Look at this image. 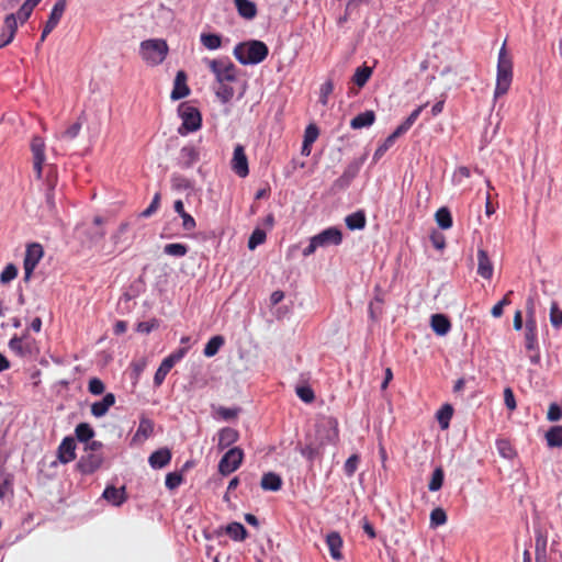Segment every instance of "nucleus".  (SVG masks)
Segmentation results:
<instances>
[{
    "instance_id": "obj_42",
    "label": "nucleus",
    "mask_w": 562,
    "mask_h": 562,
    "mask_svg": "<svg viewBox=\"0 0 562 562\" xmlns=\"http://www.w3.org/2000/svg\"><path fill=\"white\" fill-rule=\"evenodd\" d=\"M76 438L80 442H88L94 437L93 428L87 423H80L75 429Z\"/></svg>"
},
{
    "instance_id": "obj_63",
    "label": "nucleus",
    "mask_w": 562,
    "mask_h": 562,
    "mask_svg": "<svg viewBox=\"0 0 562 562\" xmlns=\"http://www.w3.org/2000/svg\"><path fill=\"white\" fill-rule=\"evenodd\" d=\"M158 325V321L155 318L147 322H140L137 324V331L149 334L153 329L157 328Z\"/></svg>"
},
{
    "instance_id": "obj_55",
    "label": "nucleus",
    "mask_w": 562,
    "mask_h": 562,
    "mask_svg": "<svg viewBox=\"0 0 562 562\" xmlns=\"http://www.w3.org/2000/svg\"><path fill=\"white\" fill-rule=\"evenodd\" d=\"M550 323L554 328L562 326V310L559 308L557 302H552L550 307Z\"/></svg>"
},
{
    "instance_id": "obj_8",
    "label": "nucleus",
    "mask_w": 562,
    "mask_h": 562,
    "mask_svg": "<svg viewBox=\"0 0 562 562\" xmlns=\"http://www.w3.org/2000/svg\"><path fill=\"white\" fill-rule=\"evenodd\" d=\"M525 347L530 351L529 359L531 363L540 362V352L538 349L537 322L535 317H528L525 326Z\"/></svg>"
},
{
    "instance_id": "obj_1",
    "label": "nucleus",
    "mask_w": 562,
    "mask_h": 562,
    "mask_svg": "<svg viewBox=\"0 0 562 562\" xmlns=\"http://www.w3.org/2000/svg\"><path fill=\"white\" fill-rule=\"evenodd\" d=\"M269 54L268 46L258 40L238 43L234 49V57L241 65H257L263 61Z\"/></svg>"
},
{
    "instance_id": "obj_28",
    "label": "nucleus",
    "mask_w": 562,
    "mask_h": 562,
    "mask_svg": "<svg viewBox=\"0 0 562 562\" xmlns=\"http://www.w3.org/2000/svg\"><path fill=\"white\" fill-rule=\"evenodd\" d=\"M430 326L437 335L445 336L450 330L451 323L446 315L434 314L431 316Z\"/></svg>"
},
{
    "instance_id": "obj_58",
    "label": "nucleus",
    "mask_w": 562,
    "mask_h": 562,
    "mask_svg": "<svg viewBox=\"0 0 562 562\" xmlns=\"http://www.w3.org/2000/svg\"><path fill=\"white\" fill-rule=\"evenodd\" d=\"M154 431V423L148 418H142L137 428V435L145 438L149 437Z\"/></svg>"
},
{
    "instance_id": "obj_60",
    "label": "nucleus",
    "mask_w": 562,
    "mask_h": 562,
    "mask_svg": "<svg viewBox=\"0 0 562 562\" xmlns=\"http://www.w3.org/2000/svg\"><path fill=\"white\" fill-rule=\"evenodd\" d=\"M295 392L305 403H312L315 398L314 391L310 386H297Z\"/></svg>"
},
{
    "instance_id": "obj_3",
    "label": "nucleus",
    "mask_w": 562,
    "mask_h": 562,
    "mask_svg": "<svg viewBox=\"0 0 562 562\" xmlns=\"http://www.w3.org/2000/svg\"><path fill=\"white\" fill-rule=\"evenodd\" d=\"M169 52L168 44L161 38L145 40L139 45V54L149 66L160 65Z\"/></svg>"
},
{
    "instance_id": "obj_57",
    "label": "nucleus",
    "mask_w": 562,
    "mask_h": 562,
    "mask_svg": "<svg viewBox=\"0 0 562 562\" xmlns=\"http://www.w3.org/2000/svg\"><path fill=\"white\" fill-rule=\"evenodd\" d=\"M301 454L307 459L308 461H314L316 458L321 457L319 447L314 445H306L305 447L300 449Z\"/></svg>"
},
{
    "instance_id": "obj_19",
    "label": "nucleus",
    "mask_w": 562,
    "mask_h": 562,
    "mask_svg": "<svg viewBox=\"0 0 562 562\" xmlns=\"http://www.w3.org/2000/svg\"><path fill=\"white\" fill-rule=\"evenodd\" d=\"M18 30V18L15 14H8L4 19V32L0 36V47L10 44Z\"/></svg>"
},
{
    "instance_id": "obj_52",
    "label": "nucleus",
    "mask_w": 562,
    "mask_h": 562,
    "mask_svg": "<svg viewBox=\"0 0 562 562\" xmlns=\"http://www.w3.org/2000/svg\"><path fill=\"white\" fill-rule=\"evenodd\" d=\"M183 482V475L181 472H170L166 475V487L170 491L176 490Z\"/></svg>"
},
{
    "instance_id": "obj_35",
    "label": "nucleus",
    "mask_w": 562,
    "mask_h": 562,
    "mask_svg": "<svg viewBox=\"0 0 562 562\" xmlns=\"http://www.w3.org/2000/svg\"><path fill=\"white\" fill-rule=\"evenodd\" d=\"M200 42L206 49L215 50L221 48L223 38L220 34L203 32L200 35Z\"/></svg>"
},
{
    "instance_id": "obj_16",
    "label": "nucleus",
    "mask_w": 562,
    "mask_h": 562,
    "mask_svg": "<svg viewBox=\"0 0 562 562\" xmlns=\"http://www.w3.org/2000/svg\"><path fill=\"white\" fill-rule=\"evenodd\" d=\"M58 460L67 464L76 459V441L72 437H65L58 449H57Z\"/></svg>"
},
{
    "instance_id": "obj_43",
    "label": "nucleus",
    "mask_w": 562,
    "mask_h": 562,
    "mask_svg": "<svg viewBox=\"0 0 562 562\" xmlns=\"http://www.w3.org/2000/svg\"><path fill=\"white\" fill-rule=\"evenodd\" d=\"M215 94L222 103H228L235 94L234 88L228 82L217 83Z\"/></svg>"
},
{
    "instance_id": "obj_45",
    "label": "nucleus",
    "mask_w": 562,
    "mask_h": 562,
    "mask_svg": "<svg viewBox=\"0 0 562 562\" xmlns=\"http://www.w3.org/2000/svg\"><path fill=\"white\" fill-rule=\"evenodd\" d=\"M188 246L180 243L167 244L164 247V252L166 255L178 258L184 257L188 254Z\"/></svg>"
},
{
    "instance_id": "obj_54",
    "label": "nucleus",
    "mask_w": 562,
    "mask_h": 562,
    "mask_svg": "<svg viewBox=\"0 0 562 562\" xmlns=\"http://www.w3.org/2000/svg\"><path fill=\"white\" fill-rule=\"evenodd\" d=\"M128 228H130V223L123 222L120 224L116 232L112 234L111 241L113 243V245L115 247L124 241V236L127 233Z\"/></svg>"
},
{
    "instance_id": "obj_29",
    "label": "nucleus",
    "mask_w": 562,
    "mask_h": 562,
    "mask_svg": "<svg viewBox=\"0 0 562 562\" xmlns=\"http://www.w3.org/2000/svg\"><path fill=\"white\" fill-rule=\"evenodd\" d=\"M238 14L246 19L252 20L257 15V5L250 0H234Z\"/></svg>"
},
{
    "instance_id": "obj_51",
    "label": "nucleus",
    "mask_w": 562,
    "mask_h": 562,
    "mask_svg": "<svg viewBox=\"0 0 562 562\" xmlns=\"http://www.w3.org/2000/svg\"><path fill=\"white\" fill-rule=\"evenodd\" d=\"M447 522V514L446 512L437 507L430 513V527L436 528L438 526L445 525Z\"/></svg>"
},
{
    "instance_id": "obj_23",
    "label": "nucleus",
    "mask_w": 562,
    "mask_h": 562,
    "mask_svg": "<svg viewBox=\"0 0 562 562\" xmlns=\"http://www.w3.org/2000/svg\"><path fill=\"white\" fill-rule=\"evenodd\" d=\"M326 544L329 549L330 557L334 560L339 561L342 559V539L338 532L333 531L328 533L326 537Z\"/></svg>"
},
{
    "instance_id": "obj_7",
    "label": "nucleus",
    "mask_w": 562,
    "mask_h": 562,
    "mask_svg": "<svg viewBox=\"0 0 562 562\" xmlns=\"http://www.w3.org/2000/svg\"><path fill=\"white\" fill-rule=\"evenodd\" d=\"M9 348L20 357H34L40 351L35 338L31 337L27 331L22 336L14 335L9 340Z\"/></svg>"
},
{
    "instance_id": "obj_36",
    "label": "nucleus",
    "mask_w": 562,
    "mask_h": 562,
    "mask_svg": "<svg viewBox=\"0 0 562 562\" xmlns=\"http://www.w3.org/2000/svg\"><path fill=\"white\" fill-rule=\"evenodd\" d=\"M226 535L235 540V541H243L247 538V530L240 522H231L225 528Z\"/></svg>"
},
{
    "instance_id": "obj_11",
    "label": "nucleus",
    "mask_w": 562,
    "mask_h": 562,
    "mask_svg": "<svg viewBox=\"0 0 562 562\" xmlns=\"http://www.w3.org/2000/svg\"><path fill=\"white\" fill-rule=\"evenodd\" d=\"M67 0H57L50 11V14L48 16V20L46 21L42 35H41V42H44L48 34L58 25L60 19L64 15V12L66 10Z\"/></svg>"
},
{
    "instance_id": "obj_59",
    "label": "nucleus",
    "mask_w": 562,
    "mask_h": 562,
    "mask_svg": "<svg viewBox=\"0 0 562 562\" xmlns=\"http://www.w3.org/2000/svg\"><path fill=\"white\" fill-rule=\"evenodd\" d=\"M105 390L104 383L99 378H92L88 383V391L93 395H101Z\"/></svg>"
},
{
    "instance_id": "obj_25",
    "label": "nucleus",
    "mask_w": 562,
    "mask_h": 562,
    "mask_svg": "<svg viewBox=\"0 0 562 562\" xmlns=\"http://www.w3.org/2000/svg\"><path fill=\"white\" fill-rule=\"evenodd\" d=\"M170 460H171L170 450L167 448H164V449L154 451L150 454L148 462L151 468L161 469V468L166 467L167 464H169Z\"/></svg>"
},
{
    "instance_id": "obj_15",
    "label": "nucleus",
    "mask_w": 562,
    "mask_h": 562,
    "mask_svg": "<svg viewBox=\"0 0 562 562\" xmlns=\"http://www.w3.org/2000/svg\"><path fill=\"white\" fill-rule=\"evenodd\" d=\"M232 169L240 178H245L249 173L248 158L246 156L244 146L239 144L234 148Z\"/></svg>"
},
{
    "instance_id": "obj_41",
    "label": "nucleus",
    "mask_w": 562,
    "mask_h": 562,
    "mask_svg": "<svg viewBox=\"0 0 562 562\" xmlns=\"http://www.w3.org/2000/svg\"><path fill=\"white\" fill-rule=\"evenodd\" d=\"M372 75V68L369 66L358 67L352 77V82L359 88H362Z\"/></svg>"
},
{
    "instance_id": "obj_14",
    "label": "nucleus",
    "mask_w": 562,
    "mask_h": 562,
    "mask_svg": "<svg viewBox=\"0 0 562 562\" xmlns=\"http://www.w3.org/2000/svg\"><path fill=\"white\" fill-rule=\"evenodd\" d=\"M103 457L101 453L85 451V454L81 456L77 463V468L82 474H91L101 467Z\"/></svg>"
},
{
    "instance_id": "obj_4",
    "label": "nucleus",
    "mask_w": 562,
    "mask_h": 562,
    "mask_svg": "<svg viewBox=\"0 0 562 562\" xmlns=\"http://www.w3.org/2000/svg\"><path fill=\"white\" fill-rule=\"evenodd\" d=\"M178 114L182 120L178 128L180 135H187L201 128L202 115L199 109L190 102H182L178 106Z\"/></svg>"
},
{
    "instance_id": "obj_33",
    "label": "nucleus",
    "mask_w": 562,
    "mask_h": 562,
    "mask_svg": "<svg viewBox=\"0 0 562 562\" xmlns=\"http://www.w3.org/2000/svg\"><path fill=\"white\" fill-rule=\"evenodd\" d=\"M238 431L231 427H225L218 432V448L225 449L238 440Z\"/></svg>"
},
{
    "instance_id": "obj_39",
    "label": "nucleus",
    "mask_w": 562,
    "mask_h": 562,
    "mask_svg": "<svg viewBox=\"0 0 562 562\" xmlns=\"http://www.w3.org/2000/svg\"><path fill=\"white\" fill-rule=\"evenodd\" d=\"M349 229H362L366 226V215L362 211L355 212L348 215L345 220Z\"/></svg>"
},
{
    "instance_id": "obj_13",
    "label": "nucleus",
    "mask_w": 562,
    "mask_h": 562,
    "mask_svg": "<svg viewBox=\"0 0 562 562\" xmlns=\"http://www.w3.org/2000/svg\"><path fill=\"white\" fill-rule=\"evenodd\" d=\"M318 434L322 431L325 432L324 437H322L319 446H324L325 443H336L339 439V429L338 422L336 418L328 417L324 419L317 429Z\"/></svg>"
},
{
    "instance_id": "obj_18",
    "label": "nucleus",
    "mask_w": 562,
    "mask_h": 562,
    "mask_svg": "<svg viewBox=\"0 0 562 562\" xmlns=\"http://www.w3.org/2000/svg\"><path fill=\"white\" fill-rule=\"evenodd\" d=\"M200 158L198 148L193 145L183 146L178 156V164L182 168L192 167Z\"/></svg>"
},
{
    "instance_id": "obj_21",
    "label": "nucleus",
    "mask_w": 562,
    "mask_h": 562,
    "mask_svg": "<svg viewBox=\"0 0 562 562\" xmlns=\"http://www.w3.org/2000/svg\"><path fill=\"white\" fill-rule=\"evenodd\" d=\"M493 263L484 249L477 250V274L490 280L493 277Z\"/></svg>"
},
{
    "instance_id": "obj_20",
    "label": "nucleus",
    "mask_w": 562,
    "mask_h": 562,
    "mask_svg": "<svg viewBox=\"0 0 562 562\" xmlns=\"http://www.w3.org/2000/svg\"><path fill=\"white\" fill-rule=\"evenodd\" d=\"M361 167V161L350 162L342 175L335 181L334 186L338 189L347 188L356 178Z\"/></svg>"
},
{
    "instance_id": "obj_22",
    "label": "nucleus",
    "mask_w": 562,
    "mask_h": 562,
    "mask_svg": "<svg viewBox=\"0 0 562 562\" xmlns=\"http://www.w3.org/2000/svg\"><path fill=\"white\" fill-rule=\"evenodd\" d=\"M115 404V396L113 393H106L101 401L94 402L91 405V414L99 418L104 416L111 406Z\"/></svg>"
},
{
    "instance_id": "obj_40",
    "label": "nucleus",
    "mask_w": 562,
    "mask_h": 562,
    "mask_svg": "<svg viewBox=\"0 0 562 562\" xmlns=\"http://www.w3.org/2000/svg\"><path fill=\"white\" fill-rule=\"evenodd\" d=\"M546 440L550 448L562 447V426H553L546 432Z\"/></svg>"
},
{
    "instance_id": "obj_17",
    "label": "nucleus",
    "mask_w": 562,
    "mask_h": 562,
    "mask_svg": "<svg viewBox=\"0 0 562 562\" xmlns=\"http://www.w3.org/2000/svg\"><path fill=\"white\" fill-rule=\"evenodd\" d=\"M190 94V88L187 85V75L183 70L177 72L173 89L171 91L170 98L172 100H180Z\"/></svg>"
},
{
    "instance_id": "obj_50",
    "label": "nucleus",
    "mask_w": 562,
    "mask_h": 562,
    "mask_svg": "<svg viewBox=\"0 0 562 562\" xmlns=\"http://www.w3.org/2000/svg\"><path fill=\"white\" fill-rule=\"evenodd\" d=\"M267 238L266 232L261 228H256L251 233L249 239H248V248L250 250H254L257 246L265 243Z\"/></svg>"
},
{
    "instance_id": "obj_38",
    "label": "nucleus",
    "mask_w": 562,
    "mask_h": 562,
    "mask_svg": "<svg viewBox=\"0 0 562 562\" xmlns=\"http://www.w3.org/2000/svg\"><path fill=\"white\" fill-rule=\"evenodd\" d=\"M225 344V339L221 335L213 336L204 347L203 353L205 357L211 358L215 356L221 347Z\"/></svg>"
},
{
    "instance_id": "obj_44",
    "label": "nucleus",
    "mask_w": 562,
    "mask_h": 562,
    "mask_svg": "<svg viewBox=\"0 0 562 562\" xmlns=\"http://www.w3.org/2000/svg\"><path fill=\"white\" fill-rule=\"evenodd\" d=\"M42 0H25V2L21 5L16 13V18L21 21V23H24L29 20L31 16L34 8L41 2Z\"/></svg>"
},
{
    "instance_id": "obj_6",
    "label": "nucleus",
    "mask_w": 562,
    "mask_h": 562,
    "mask_svg": "<svg viewBox=\"0 0 562 562\" xmlns=\"http://www.w3.org/2000/svg\"><path fill=\"white\" fill-rule=\"evenodd\" d=\"M342 241L341 231L337 227H329L313 236L306 248L303 249V256L308 257L319 247L338 246Z\"/></svg>"
},
{
    "instance_id": "obj_10",
    "label": "nucleus",
    "mask_w": 562,
    "mask_h": 562,
    "mask_svg": "<svg viewBox=\"0 0 562 562\" xmlns=\"http://www.w3.org/2000/svg\"><path fill=\"white\" fill-rule=\"evenodd\" d=\"M43 256L44 249L41 244L32 243L26 246L25 256L23 260L25 281H29L31 279L34 269L36 268Z\"/></svg>"
},
{
    "instance_id": "obj_27",
    "label": "nucleus",
    "mask_w": 562,
    "mask_h": 562,
    "mask_svg": "<svg viewBox=\"0 0 562 562\" xmlns=\"http://www.w3.org/2000/svg\"><path fill=\"white\" fill-rule=\"evenodd\" d=\"M282 479L274 472L265 473L261 477L260 486L263 491H280L282 487Z\"/></svg>"
},
{
    "instance_id": "obj_12",
    "label": "nucleus",
    "mask_w": 562,
    "mask_h": 562,
    "mask_svg": "<svg viewBox=\"0 0 562 562\" xmlns=\"http://www.w3.org/2000/svg\"><path fill=\"white\" fill-rule=\"evenodd\" d=\"M31 150L33 154V168L38 179L42 178L43 165L45 162V142L40 136H34L31 142Z\"/></svg>"
},
{
    "instance_id": "obj_56",
    "label": "nucleus",
    "mask_w": 562,
    "mask_h": 562,
    "mask_svg": "<svg viewBox=\"0 0 562 562\" xmlns=\"http://www.w3.org/2000/svg\"><path fill=\"white\" fill-rule=\"evenodd\" d=\"M18 276V268L13 263H9L4 267L0 274V282L5 284L15 279Z\"/></svg>"
},
{
    "instance_id": "obj_62",
    "label": "nucleus",
    "mask_w": 562,
    "mask_h": 562,
    "mask_svg": "<svg viewBox=\"0 0 562 562\" xmlns=\"http://www.w3.org/2000/svg\"><path fill=\"white\" fill-rule=\"evenodd\" d=\"M81 130V123L80 122H75L74 124H71L69 127H67L63 134H61V138H66V139H74L78 136L79 132Z\"/></svg>"
},
{
    "instance_id": "obj_31",
    "label": "nucleus",
    "mask_w": 562,
    "mask_h": 562,
    "mask_svg": "<svg viewBox=\"0 0 562 562\" xmlns=\"http://www.w3.org/2000/svg\"><path fill=\"white\" fill-rule=\"evenodd\" d=\"M173 209L182 218V227L184 231L191 232L196 227L195 220L184 211V205L181 200L175 201Z\"/></svg>"
},
{
    "instance_id": "obj_34",
    "label": "nucleus",
    "mask_w": 562,
    "mask_h": 562,
    "mask_svg": "<svg viewBox=\"0 0 562 562\" xmlns=\"http://www.w3.org/2000/svg\"><path fill=\"white\" fill-rule=\"evenodd\" d=\"M403 134L396 128L386 139L375 149L373 154V161H379L385 153L394 145L395 140Z\"/></svg>"
},
{
    "instance_id": "obj_48",
    "label": "nucleus",
    "mask_w": 562,
    "mask_h": 562,
    "mask_svg": "<svg viewBox=\"0 0 562 562\" xmlns=\"http://www.w3.org/2000/svg\"><path fill=\"white\" fill-rule=\"evenodd\" d=\"M443 477H445L443 470L441 468L435 469V471L432 472V475H431V480L428 484V490L430 492L439 491L443 484Z\"/></svg>"
},
{
    "instance_id": "obj_5",
    "label": "nucleus",
    "mask_w": 562,
    "mask_h": 562,
    "mask_svg": "<svg viewBox=\"0 0 562 562\" xmlns=\"http://www.w3.org/2000/svg\"><path fill=\"white\" fill-rule=\"evenodd\" d=\"M204 61L215 76L216 83L233 82L237 79L238 69L228 57Z\"/></svg>"
},
{
    "instance_id": "obj_61",
    "label": "nucleus",
    "mask_w": 562,
    "mask_h": 562,
    "mask_svg": "<svg viewBox=\"0 0 562 562\" xmlns=\"http://www.w3.org/2000/svg\"><path fill=\"white\" fill-rule=\"evenodd\" d=\"M319 135V130L315 124H310L304 132V142L306 144H313Z\"/></svg>"
},
{
    "instance_id": "obj_47",
    "label": "nucleus",
    "mask_w": 562,
    "mask_h": 562,
    "mask_svg": "<svg viewBox=\"0 0 562 562\" xmlns=\"http://www.w3.org/2000/svg\"><path fill=\"white\" fill-rule=\"evenodd\" d=\"M453 414V408L451 405H443L437 414V419L442 430L449 427L450 419Z\"/></svg>"
},
{
    "instance_id": "obj_2",
    "label": "nucleus",
    "mask_w": 562,
    "mask_h": 562,
    "mask_svg": "<svg viewBox=\"0 0 562 562\" xmlns=\"http://www.w3.org/2000/svg\"><path fill=\"white\" fill-rule=\"evenodd\" d=\"M513 81V60L506 50V43L499 49L494 98L506 94Z\"/></svg>"
},
{
    "instance_id": "obj_9",
    "label": "nucleus",
    "mask_w": 562,
    "mask_h": 562,
    "mask_svg": "<svg viewBox=\"0 0 562 562\" xmlns=\"http://www.w3.org/2000/svg\"><path fill=\"white\" fill-rule=\"evenodd\" d=\"M243 460L244 451L238 447H234L229 449L220 460L218 472L223 476H227L241 465Z\"/></svg>"
},
{
    "instance_id": "obj_30",
    "label": "nucleus",
    "mask_w": 562,
    "mask_h": 562,
    "mask_svg": "<svg viewBox=\"0 0 562 562\" xmlns=\"http://www.w3.org/2000/svg\"><path fill=\"white\" fill-rule=\"evenodd\" d=\"M375 122V113L372 110H368L355 116L350 121V127L353 130H360L369 127Z\"/></svg>"
},
{
    "instance_id": "obj_26",
    "label": "nucleus",
    "mask_w": 562,
    "mask_h": 562,
    "mask_svg": "<svg viewBox=\"0 0 562 562\" xmlns=\"http://www.w3.org/2000/svg\"><path fill=\"white\" fill-rule=\"evenodd\" d=\"M104 223H105V221L101 216H95L93 218V225L87 231V236L92 244H97L104 238V236H105V229L103 228Z\"/></svg>"
},
{
    "instance_id": "obj_49",
    "label": "nucleus",
    "mask_w": 562,
    "mask_h": 562,
    "mask_svg": "<svg viewBox=\"0 0 562 562\" xmlns=\"http://www.w3.org/2000/svg\"><path fill=\"white\" fill-rule=\"evenodd\" d=\"M334 91V81L328 78L319 88V103L324 106L328 104V98Z\"/></svg>"
},
{
    "instance_id": "obj_64",
    "label": "nucleus",
    "mask_w": 562,
    "mask_h": 562,
    "mask_svg": "<svg viewBox=\"0 0 562 562\" xmlns=\"http://www.w3.org/2000/svg\"><path fill=\"white\" fill-rule=\"evenodd\" d=\"M562 417L561 407L557 403H552L549 406L547 418L550 422H557L560 420Z\"/></svg>"
},
{
    "instance_id": "obj_53",
    "label": "nucleus",
    "mask_w": 562,
    "mask_h": 562,
    "mask_svg": "<svg viewBox=\"0 0 562 562\" xmlns=\"http://www.w3.org/2000/svg\"><path fill=\"white\" fill-rule=\"evenodd\" d=\"M359 462H360V458L358 454H351L345 462L344 464V471H345V474L349 477H351L357 469H358V465H359Z\"/></svg>"
},
{
    "instance_id": "obj_32",
    "label": "nucleus",
    "mask_w": 562,
    "mask_h": 562,
    "mask_svg": "<svg viewBox=\"0 0 562 562\" xmlns=\"http://www.w3.org/2000/svg\"><path fill=\"white\" fill-rule=\"evenodd\" d=\"M8 494H13V475L0 465V499Z\"/></svg>"
},
{
    "instance_id": "obj_24",
    "label": "nucleus",
    "mask_w": 562,
    "mask_h": 562,
    "mask_svg": "<svg viewBox=\"0 0 562 562\" xmlns=\"http://www.w3.org/2000/svg\"><path fill=\"white\" fill-rule=\"evenodd\" d=\"M103 498L106 499L114 506H120L126 501L125 487L108 486L102 494Z\"/></svg>"
},
{
    "instance_id": "obj_46",
    "label": "nucleus",
    "mask_w": 562,
    "mask_h": 562,
    "mask_svg": "<svg viewBox=\"0 0 562 562\" xmlns=\"http://www.w3.org/2000/svg\"><path fill=\"white\" fill-rule=\"evenodd\" d=\"M427 106V104L419 105L417 109H415L408 117L400 124L396 128L400 131V133L405 134L412 125L416 122V120L419 117L422 111Z\"/></svg>"
},
{
    "instance_id": "obj_37",
    "label": "nucleus",
    "mask_w": 562,
    "mask_h": 562,
    "mask_svg": "<svg viewBox=\"0 0 562 562\" xmlns=\"http://www.w3.org/2000/svg\"><path fill=\"white\" fill-rule=\"evenodd\" d=\"M435 220L441 229H449L452 227V215L448 207H440L435 214Z\"/></svg>"
}]
</instances>
